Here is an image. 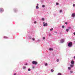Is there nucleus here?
<instances>
[{
	"label": "nucleus",
	"instance_id": "f257e3e1",
	"mask_svg": "<svg viewBox=\"0 0 75 75\" xmlns=\"http://www.w3.org/2000/svg\"><path fill=\"white\" fill-rule=\"evenodd\" d=\"M32 63L33 64H34L35 65H37L38 64L37 62L35 61H33Z\"/></svg>",
	"mask_w": 75,
	"mask_h": 75
},
{
	"label": "nucleus",
	"instance_id": "f03ea898",
	"mask_svg": "<svg viewBox=\"0 0 75 75\" xmlns=\"http://www.w3.org/2000/svg\"><path fill=\"white\" fill-rule=\"evenodd\" d=\"M72 45V43L71 42H70L68 44V47H71Z\"/></svg>",
	"mask_w": 75,
	"mask_h": 75
},
{
	"label": "nucleus",
	"instance_id": "7ed1b4c3",
	"mask_svg": "<svg viewBox=\"0 0 75 75\" xmlns=\"http://www.w3.org/2000/svg\"><path fill=\"white\" fill-rule=\"evenodd\" d=\"M43 24H44L43 26L44 27H45V26H47V25H48V24H47V23H46L45 24V22H43Z\"/></svg>",
	"mask_w": 75,
	"mask_h": 75
},
{
	"label": "nucleus",
	"instance_id": "20e7f679",
	"mask_svg": "<svg viewBox=\"0 0 75 75\" xmlns=\"http://www.w3.org/2000/svg\"><path fill=\"white\" fill-rule=\"evenodd\" d=\"M0 12H2L3 11H4V10L3 8H0Z\"/></svg>",
	"mask_w": 75,
	"mask_h": 75
},
{
	"label": "nucleus",
	"instance_id": "39448f33",
	"mask_svg": "<svg viewBox=\"0 0 75 75\" xmlns=\"http://www.w3.org/2000/svg\"><path fill=\"white\" fill-rule=\"evenodd\" d=\"M75 63V62H74V61H72L71 62V64H72L73 65V64H74V63Z\"/></svg>",
	"mask_w": 75,
	"mask_h": 75
},
{
	"label": "nucleus",
	"instance_id": "423d86ee",
	"mask_svg": "<svg viewBox=\"0 0 75 75\" xmlns=\"http://www.w3.org/2000/svg\"><path fill=\"white\" fill-rule=\"evenodd\" d=\"M72 16L73 17H75V13H72Z\"/></svg>",
	"mask_w": 75,
	"mask_h": 75
},
{
	"label": "nucleus",
	"instance_id": "0eeeda50",
	"mask_svg": "<svg viewBox=\"0 0 75 75\" xmlns=\"http://www.w3.org/2000/svg\"><path fill=\"white\" fill-rule=\"evenodd\" d=\"M53 49H52L51 48H50L49 49V50L50 51H53Z\"/></svg>",
	"mask_w": 75,
	"mask_h": 75
},
{
	"label": "nucleus",
	"instance_id": "6e6552de",
	"mask_svg": "<svg viewBox=\"0 0 75 75\" xmlns=\"http://www.w3.org/2000/svg\"><path fill=\"white\" fill-rule=\"evenodd\" d=\"M61 42H64V40L62 39L61 40Z\"/></svg>",
	"mask_w": 75,
	"mask_h": 75
},
{
	"label": "nucleus",
	"instance_id": "1a4fd4ad",
	"mask_svg": "<svg viewBox=\"0 0 75 75\" xmlns=\"http://www.w3.org/2000/svg\"><path fill=\"white\" fill-rule=\"evenodd\" d=\"M36 8L37 9H38V8H39V7H38V6H36Z\"/></svg>",
	"mask_w": 75,
	"mask_h": 75
},
{
	"label": "nucleus",
	"instance_id": "9d476101",
	"mask_svg": "<svg viewBox=\"0 0 75 75\" xmlns=\"http://www.w3.org/2000/svg\"><path fill=\"white\" fill-rule=\"evenodd\" d=\"M4 38H5V39H6L7 38H8V37H6V36H4Z\"/></svg>",
	"mask_w": 75,
	"mask_h": 75
},
{
	"label": "nucleus",
	"instance_id": "9b49d317",
	"mask_svg": "<svg viewBox=\"0 0 75 75\" xmlns=\"http://www.w3.org/2000/svg\"><path fill=\"white\" fill-rule=\"evenodd\" d=\"M51 71L52 72H54V70L53 69H51Z\"/></svg>",
	"mask_w": 75,
	"mask_h": 75
},
{
	"label": "nucleus",
	"instance_id": "f8f14e48",
	"mask_svg": "<svg viewBox=\"0 0 75 75\" xmlns=\"http://www.w3.org/2000/svg\"><path fill=\"white\" fill-rule=\"evenodd\" d=\"M53 28H52V29H50V31H52V30H53Z\"/></svg>",
	"mask_w": 75,
	"mask_h": 75
},
{
	"label": "nucleus",
	"instance_id": "ddd939ff",
	"mask_svg": "<svg viewBox=\"0 0 75 75\" xmlns=\"http://www.w3.org/2000/svg\"><path fill=\"white\" fill-rule=\"evenodd\" d=\"M44 20H45V19L44 18H42V20H43V21H44Z\"/></svg>",
	"mask_w": 75,
	"mask_h": 75
},
{
	"label": "nucleus",
	"instance_id": "4468645a",
	"mask_svg": "<svg viewBox=\"0 0 75 75\" xmlns=\"http://www.w3.org/2000/svg\"><path fill=\"white\" fill-rule=\"evenodd\" d=\"M74 66V65H72V64H71L70 65V67H73V66Z\"/></svg>",
	"mask_w": 75,
	"mask_h": 75
},
{
	"label": "nucleus",
	"instance_id": "2eb2a0df",
	"mask_svg": "<svg viewBox=\"0 0 75 75\" xmlns=\"http://www.w3.org/2000/svg\"><path fill=\"white\" fill-rule=\"evenodd\" d=\"M58 75H62L61 73H59L58 74Z\"/></svg>",
	"mask_w": 75,
	"mask_h": 75
},
{
	"label": "nucleus",
	"instance_id": "dca6fc26",
	"mask_svg": "<svg viewBox=\"0 0 75 75\" xmlns=\"http://www.w3.org/2000/svg\"><path fill=\"white\" fill-rule=\"evenodd\" d=\"M66 31H67V32H68V31H69V29H67L66 30Z\"/></svg>",
	"mask_w": 75,
	"mask_h": 75
},
{
	"label": "nucleus",
	"instance_id": "f3484780",
	"mask_svg": "<svg viewBox=\"0 0 75 75\" xmlns=\"http://www.w3.org/2000/svg\"><path fill=\"white\" fill-rule=\"evenodd\" d=\"M45 66H47V65H48V64H47V63H46L45 64Z\"/></svg>",
	"mask_w": 75,
	"mask_h": 75
},
{
	"label": "nucleus",
	"instance_id": "a211bd4d",
	"mask_svg": "<svg viewBox=\"0 0 75 75\" xmlns=\"http://www.w3.org/2000/svg\"><path fill=\"white\" fill-rule=\"evenodd\" d=\"M68 69H69V70L71 69V67H69L68 68Z\"/></svg>",
	"mask_w": 75,
	"mask_h": 75
},
{
	"label": "nucleus",
	"instance_id": "6ab92c4d",
	"mask_svg": "<svg viewBox=\"0 0 75 75\" xmlns=\"http://www.w3.org/2000/svg\"><path fill=\"white\" fill-rule=\"evenodd\" d=\"M28 71H31V69H28Z\"/></svg>",
	"mask_w": 75,
	"mask_h": 75
},
{
	"label": "nucleus",
	"instance_id": "aec40b11",
	"mask_svg": "<svg viewBox=\"0 0 75 75\" xmlns=\"http://www.w3.org/2000/svg\"><path fill=\"white\" fill-rule=\"evenodd\" d=\"M56 5H59V3L57 2L56 3Z\"/></svg>",
	"mask_w": 75,
	"mask_h": 75
},
{
	"label": "nucleus",
	"instance_id": "412c9836",
	"mask_svg": "<svg viewBox=\"0 0 75 75\" xmlns=\"http://www.w3.org/2000/svg\"><path fill=\"white\" fill-rule=\"evenodd\" d=\"M62 28H65V26L64 25H63L62 26Z\"/></svg>",
	"mask_w": 75,
	"mask_h": 75
},
{
	"label": "nucleus",
	"instance_id": "4be33fe9",
	"mask_svg": "<svg viewBox=\"0 0 75 75\" xmlns=\"http://www.w3.org/2000/svg\"><path fill=\"white\" fill-rule=\"evenodd\" d=\"M32 40H33V41H34V40H35V38H32Z\"/></svg>",
	"mask_w": 75,
	"mask_h": 75
},
{
	"label": "nucleus",
	"instance_id": "5701e85b",
	"mask_svg": "<svg viewBox=\"0 0 75 75\" xmlns=\"http://www.w3.org/2000/svg\"><path fill=\"white\" fill-rule=\"evenodd\" d=\"M42 7H45V5H42Z\"/></svg>",
	"mask_w": 75,
	"mask_h": 75
},
{
	"label": "nucleus",
	"instance_id": "b1692460",
	"mask_svg": "<svg viewBox=\"0 0 75 75\" xmlns=\"http://www.w3.org/2000/svg\"><path fill=\"white\" fill-rule=\"evenodd\" d=\"M45 37H43V40H45Z\"/></svg>",
	"mask_w": 75,
	"mask_h": 75
},
{
	"label": "nucleus",
	"instance_id": "393cba45",
	"mask_svg": "<svg viewBox=\"0 0 75 75\" xmlns=\"http://www.w3.org/2000/svg\"><path fill=\"white\" fill-rule=\"evenodd\" d=\"M25 68H26V67H23V69H25Z\"/></svg>",
	"mask_w": 75,
	"mask_h": 75
},
{
	"label": "nucleus",
	"instance_id": "a878e982",
	"mask_svg": "<svg viewBox=\"0 0 75 75\" xmlns=\"http://www.w3.org/2000/svg\"><path fill=\"white\" fill-rule=\"evenodd\" d=\"M57 62H59V60L58 59H57Z\"/></svg>",
	"mask_w": 75,
	"mask_h": 75
},
{
	"label": "nucleus",
	"instance_id": "bb28decb",
	"mask_svg": "<svg viewBox=\"0 0 75 75\" xmlns=\"http://www.w3.org/2000/svg\"><path fill=\"white\" fill-rule=\"evenodd\" d=\"M73 7H75V4H73Z\"/></svg>",
	"mask_w": 75,
	"mask_h": 75
},
{
	"label": "nucleus",
	"instance_id": "cd10ccee",
	"mask_svg": "<svg viewBox=\"0 0 75 75\" xmlns=\"http://www.w3.org/2000/svg\"><path fill=\"white\" fill-rule=\"evenodd\" d=\"M65 24H68V23L67 22H66L65 23Z\"/></svg>",
	"mask_w": 75,
	"mask_h": 75
},
{
	"label": "nucleus",
	"instance_id": "c85d7f7f",
	"mask_svg": "<svg viewBox=\"0 0 75 75\" xmlns=\"http://www.w3.org/2000/svg\"><path fill=\"white\" fill-rule=\"evenodd\" d=\"M68 28H69V29H70L71 28V27H69Z\"/></svg>",
	"mask_w": 75,
	"mask_h": 75
},
{
	"label": "nucleus",
	"instance_id": "c756f323",
	"mask_svg": "<svg viewBox=\"0 0 75 75\" xmlns=\"http://www.w3.org/2000/svg\"><path fill=\"white\" fill-rule=\"evenodd\" d=\"M70 72L71 73H73V71H70Z\"/></svg>",
	"mask_w": 75,
	"mask_h": 75
},
{
	"label": "nucleus",
	"instance_id": "7c9ffc66",
	"mask_svg": "<svg viewBox=\"0 0 75 75\" xmlns=\"http://www.w3.org/2000/svg\"><path fill=\"white\" fill-rule=\"evenodd\" d=\"M62 10H60V13H61V12H62Z\"/></svg>",
	"mask_w": 75,
	"mask_h": 75
},
{
	"label": "nucleus",
	"instance_id": "2f4dec72",
	"mask_svg": "<svg viewBox=\"0 0 75 75\" xmlns=\"http://www.w3.org/2000/svg\"><path fill=\"white\" fill-rule=\"evenodd\" d=\"M34 23L35 24H36V23H37V22H36V21L34 22Z\"/></svg>",
	"mask_w": 75,
	"mask_h": 75
},
{
	"label": "nucleus",
	"instance_id": "473e14b6",
	"mask_svg": "<svg viewBox=\"0 0 75 75\" xmlns=\"http://www.w3.org/2000/svg\"><path fill=\"white\" fill-rule=\"evenodd\" d=\"M37 6H38V5H39L38 4H37Z\"/></svg>",
	"mask_w": 75,
	"mask_h": 75
},
{
	"label": "nucleus",
	"instance_id": "72a5a7b5",
	"mask_svg": "<svg viewBox=\"0 0 75 75\" xmlns=\"http://www.w3.org/2000/svg\"><path fill=\"white\" fill-rule=\"evenodd\" d=\"M74 35H75V32L74 33Z\"/></svg>",
	"mask_w": 75,
	"mask_h": 75
},
{
	"label": "nucleus",
	"instance_id": "f704fd0d",
	"mask_svg": "<svg viewBox=\"0 0 75 75\" xmlns=\"http://www.w3.org/2000/svg\"><path fill=\"white\" fill-rule=\"evenodd\" d=\"M14 75H16V73H14Z\"/></svg>",
	"mask_w": 75,
	"mask_h": 75
},
{
	"label": "nucleus",
	"instance_id": "c9c22d12",
	"mask_svg": "<svg viewBox=\"0 0 75 75\" xmlns=\"http://www.w3.org/2000/svg\"><path fill=\"white\" fill-rule=\"evenodd\" d=\"M25 64L26 65H27V64L26 63V64Z\"/></svg>",
	"mask_w": 75,
	"mask_h": 75
},
{
	"label": "nucleus",
	"instance_id": "e433bc0d",
	"mask_svg": "<svg viewBox=\"0 0 75 75\" xmlns=\"http://www.w3.org/2000/svg\"><path fill=\"white\" fill-rule=\"evenodd\" d=\"M33 68H34V67H33Z\"/></svg>",
	"mask_w": 75,
	"mask_h": 75
},
{
	"label": "nucleus",
	"instance_id": "4c0bfd02",
	"mask_svg": "<svg viewBox=\"0 0 75 75\" xmlns=\"http://www.w3.org/2000/svg\"><path fill=\"white\" fill-rule=\"evenodd\" d=\"M55 33H57V32H55Z\"/></svg>",
	"mask_w": 75,
	"mask_h": 75
},
{
	"label": "nucleus",
	"instance_id": "58836bf2",
	"mask_svg": "<svg viewBox=\"0 0 75 75\" xmlns=\"http://www.w3.org/2000/svg\"><path fill=\"white\" fill-rule=\"evenodd\" d=\"M31 38H30V39H31Z\"/></svg>",
	"mask_w": 75,
	"mask_h": 75
}]
</instances>
